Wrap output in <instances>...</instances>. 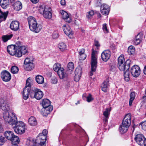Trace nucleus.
Instances as JSON below:
<instances>
[{
    "label": "nucleus",
    "mask_w": 146,
    "mask_h": 146,
    "mask_svg": "<svg viewBox=\"0 0 146 146\" xmlns=\"http://www.w3.org/2000/svg\"><path fill=\"white\" fill-rule=\"evenodd\" d=\"M101 12L103 15H108L110 11V7L105 4H102L100 7Z\"/></svg>",
    "instance_id": "nucleus-14"
},
{
    "label": "nucleus",
    "mask_w": 146,
    "mask_h": 146,
    "mask_svg": "<svg viewBox=\"0 0 146 146\" xmlns=\"http://www.w3.org/2000/svg\"><path fill=\"white\" fill-rule=\"evenodd\" d=\"M18 52H21L22 56V54H25L27 52V50L25 46H22L21 49L18 50Z\"/></svg>",
    "instance_id": "nucleus-40"
},
{
    "label": "nucleus",
    "mask_w": 146,
    "mask_h": 146,
    "mask_svg": "<svg viewBox=\"0 0 146 146\" xmlns=\"http://www.w3.org/2000/svg\"><path fill=\"white\" fill-rule=\"evenodd\" d=\"M87 101L88 102H90L92 101L94 99L92 97V95L89 94L88 96L86 97Z\"/></svg>",
    "instance_id": "nucleus-51"
},
{
    "label": "nucleus",
    "mask_w": 146,
    "mask_h": 146,
    "mask_svg": "<svg viewBox=\"0 0 146 146\" xmlns=\"http://www.w3.org/2000/svg\"><path fill=\"white\" fill-rule=\"evenodd\" d=\"M61 4L62 5H64L66 4L65 1V0H61L60 1Z\"/></svg>",
    "instance_id": "nucleus-60"
},
{
    "label": "nucleus",
    "mask_w": 146,
    "mask_h": 146,
    "mask_svg": "<svg viewBox=\"0 0 146 146\" xmlns=\"http://www.w3.org/2000/svg\"><path fill=\"white\" fill-rule=\"evenodd\" d=\"M131 72L132 75L133 77H137L140 74V68L137 65H135L131 68Z\"/></svg>",
    "instance_id": "nucleus-10"
},
{
    "label": "nucleus",
    "mask_w": 146,
    "mask_h": 146,
    "mask_svg": "<svg viewBox=\"0 0 146 146\" xmlns=\"http://www.w3.org/2000/svg\"><path fill=\"white\" fill-rule=\"evenodd\" d=\"M104 120L105 122H106L108 120V118H106V117H105V118L104 119Z\"/></svg>",
    "instance_id": "nucleus-64"
},
{
    "label": "nucleus",
    "mask_w": 146,
    "mask_h": 146,
    "mask_svg": "<svg viewBox=\"0 0 146 146\" xmlns=\"http://www.w3.org/2000/svg\"><path fill=\"white\" fill-rule=\"evenodd\" d=\"M13 7L15 10L18 11L22 9V4L21 2L18 1L14 3L13 4Z\"/></svg>",
    "instance_id": "nucleus-26"
},
{
    "label": "nucleus",
    "mask_w": 146,
    "mask_h": 146,
    "mask_svg": "<svg viewBox=\"0 0 146 146\" xmlns=\"http://www.w3.org/2000/svg\"><path fill=\"white\" fill-rule=\"evenodd\" d=\"M140 145L141 146H146V138H145L144 139H143Z\"/></svg>",
    "instance_id": "nucleus-58"
},
{
    "label": "nucleus",
    "mask_w": 146,
    "mask_h": 146,
    "mask_svg": "<svg viewBox=\"0 0 146 146\" xmlns=\"http://www.w3.org/2000/svg\"><path fill=\"white\" fill-rule=\"evenodd\" d=\"M94 45L97 47H98L100 46V44H99L98 41L96 40H95L94 41Z\"/></svg>",
    "instance_id": "nucleus-59"
},
{
    "label": "nucleus",
    "mask_w": 146,
    "mask_h": 146,
    "mask_svg": "<svg viewBox=\"0 0 146 146\" xmlns=\"http://www.w3.org/2000/svg\"><path fill=\"white\" fill-rule=\"evenodd\" d=\"M48 133V131L46 129H44L42 133H40L39 134L38 136L37 137V141L39 142V141H44L45 142L46 140V135Z\"/></svg>",
    "instance_id": "nucleus-12"
},
{
    "label": "nucleus",
    "mask_w": 146,
    "mask_h": 146,
    "mask_svg": "<svg viewBox=\"0 0 146 146\" xmlns=\"http://www.w3.org/2000/svg\"><path fill=\"white\" fill-rule=\"evenodd\" d=\"M58 32L54 31L53 32L52 35V37L54 39L57 38L58 37Z\"/></svg>",
    "instance_id": "nucleus-54"
},
{
    "label": "nucleus",
    "mask_w": 146,
    "mask_h": 146,
    "mask_svg": "<svg viewBox=\"0 0 146 146\" xmlns=\"http://www.w3.org/2000/svg\"><path fill=\"white\" fill-rule=\"evenodd\" d=\"M74 68V65L72 62H69L68 64L66 72L70 74H71Z\"/></svg>",
    "instance_id": "nucleus-28"
},
{
    "label": "nucleus",
    "mask_w": 146,
    "mask_h": 146,
    "mask_svg": "<svg viewBox=\"0 0 146 146\" xmlns=\"http://www.w3.org/2000/svg\"><path fill=\"white\" fill-rule=\"evenodd\" d=\"M31 2L33 3H36L39 1V0H31Z\"/></svg>",
    "instance_id": "nucleus-61"
},
{
    "label": "nucleus",
    "mask_w": 146,
    "mask_h": 146,
    "mask_svg": "<svg viewBox=\"0 0 146 146\" xmlns=\"http://www.w3.org/2000/svg\"><path fill=\"white\" fill-rule=\"evenodd\" d=\"M12 34L7 35H5L3 36L2 37L3 41L4 42H6L9 40L13 36Z\"/></svg>",
    "instance_id": "nucleus-35"
},
{
    "label": "nucleus",
    "mask_w": 146,
    "mask_h": 146,
    "mask_svg": "<svg viewBox=\"0 0 146 146\" xmlns=\"http://www.w3.org/2000/svg\"><path fill=\"white\" fill-rule=\"evenodd\" d=\"M130 96V97L129 100V105L130 106H131L135 96V93L134 92H132L131 93Z\"/></svg>",
    "instance_id": "nucleus-38"
},
{
    "label": "nucleus",
    "mask_w": 146,
    "mask_h": 146,
    "mask_svg": "<svg viewBox=\"0 0 146 146\" xmlns=\"http://www.w3.org/2000/svg\"><path fill=\"white\" fill-rule=\"evenodd\" d=\"M43 92L40 90L36 88H33L30 93V96L32 98L40 100L43 96Z\"/></svg>",
    "instance_id": "nucleus-6"
},
{
    "label": "nucleus",
    "mask_w": 146,
    "mask_h": 146,
    "mask_svg": "<svg viewBox=\"0 0 146 146\" xmlns=\"http://www.w3.org/2000/svg\"><path fill=\"white\" fill-rule=\"evenodd\" d=\"M110 110L111 109L109 110L108 108H106V109L105 111H104L103 113V115L106 118H108V117Z\"/></svg>",
    "instance_id": "nucleus-46"
},
{
    "label": "nucleus",
    "mask_w": 146,
    "mask_h": 146,
    "mask_svg": "<svg viewBox=\"0 0 146 146\" xmlns=\"http://www.w3.org/2000/svg\"><path fill=\"white\" fill-rule=\"evenodd\" d=\"M13 145H15L18 144L19 142V139L17 136L14 135L12 138L10 140Z\"/></svg>",
    "instance_id": "nucleus-33"
},
{
    "label": "nucleus",
    "mask_w": 146,
    "mask_h": 146,
    "mask_svg": "<svg viewBox=\"0 0 146 146\" xmlns=\"http://www.w3.org/2000/svg\"><path fill=\"white\" fill-rule=\"evenodd\" d=\"M63 29L65 33L69 37H71L73 34L70 27L68 25H64L63 26Z\"/></svg>",
    "instance_id": "nucleus-19"
},
{
    "label": "nucleus",
    "mask_w": 146,
    "mask_h": 146,
    "mask_svg": "<svg viewBox=\"0 0 146 146\" xmlns=\"http://www.w3.org/2000/svg\"><path fill=\"white\" fill-rule=\"evenodd\" d=\"M111 52L109 50L104 51L101 54V58L104 62H107L110 58Z\"/></svg>",
    "instance_id": "nucleus-13"
},
{
    "label": "nucleus",
    "mask_w": 146,
    "mask_h": 146,
    "mask_svg": "<svg viewBox=\"0 0 146 146\" xmlns=\"http://www.w3.org/2000/svg\"><path fill=\"white\" fill-rule=\"evenodd\" d=\"M50 10L48 6L42 5L40 7L39 11L40 14H42L45 18L50 19L52 17V13L50 11Z\"/></svg>",
    "instance_id": "nucleus-4"
},
{
    "label": "nucleus",
    "mask_w": 146,
    "mask_h": 146,
    "mask_svg": "<svg viewBox=\"0 0 146 146\" xmlns=\"http://www.w3.org/2000/svg\"><path fill=\"white\" fill-rule=\"evenodd\" d=\"M62 17L64 19L66 22L70 23L72 21V19L70 15L66 11L62 10L60 11Z\"/></svg>",
    "instance_id": "nucleus-15"
},
{
    "label": "nucleus",
    "mask_w": 146,
    "mask_h": 146,
    "mask_svg": "<svg viewBox=\"0 0 146 146\" xmlns=\"http://www.w3.org/2000/svg\"><path fill=\"white\" fill-rule=\"evenodd\" d=\"M82 73V68L79 67L76 68L75 72V76L74 80L75 81L78 82L79 81L80 78Z\"/></svg>",
    "instance_id": "nucleus-16"
},
{
    "label": "nucleus",
    "mask_w": 146,
    "mask_h": 146,
    "mask_svg": "<svg viewBox=\"0 0 146 146\" xmlns=\"http://www.w3.org/2000/svg\"><path fill=\"white\" fill-rule=\"evenodd\" d=\"M19 23L17 21H13L10 25L11 29L14 31H17L19 29Z\"/></svg>",
    "instance_id": "nucleus-20"
},
{
    "label": "nucleus",
    "mask_w": 146,
    "mask_h": 146,
    "mask_svg": "<svg viewBox=\"0 0 146 146\" xmlns=\"http://www.w3.org/2000/svg\"><path fill=\"white\" fill-rule=\"evenodd\" d=\"M0 4L2 8L5 9L9 5V0H1Z\"/></svg>",
    "instance_id": "nucleus-29"
},
{
    "label": "nucleus",
    "mask_w": 146,
    "mask_h": 146,
    "mask_svg": "<svg viewBox=\"0 0 146 146\" xmlns=\"http://www.w3.org/2000/svg\"><path fill=\"white\" fill-rule=\"evenodd\" d=\"M5 137L8 140H10L12 139L14 135L13 132L9 131H6L4 134Z\"/></svg>",
    "instance_id": "nucleus-25"
},
{
    "label": "nucleus",
    "mask_w": 146,
    "mask_h": 146,
    "mask_svg": "<svg viewBox=\"0 0 146 146\" xmlns=\"http://www.w3.org/2000/svg\"><path fill=\"white\" fill-rule=\"evenodd\" d=\"M91 56V70L90 72V76H92L93 75V73L95 72L97 67V59L96 52L95 51L92 52Z\"/></svg>",
    "instance_id": "nucleus-5"
},
{
    "label": "nucleus",
    "mask_w": 146,
    "mask_h": 146,
    "mask_svg": "<svg viewBox=\"0 0 146 146\" xmlns=\"http://www.w3.org/2000/svg\"><path fill=\"white\" fill-rule=\"evenodd\" d=\"M0 21H5L7 17L8 12L7 11L5 12H2L0 10Z\"/></svg>",
    "instance_id": "nucleus-30"
},
{
    "label": "nucleus",
    "mask_w": 146,
    "mask_h": 146,
    "mask_svg": "<svg viewBox=\"0 0 146 146\" xmlns=\"http://www.w3.org/2000/svg\"><path fill=\"white\" fill-rule=\"evenodd\" d=\"M45 143L44 141H39V142L37 141V139L36 140L35 144L34 145V146H45Z\"/></svg>",
    "instance_id": "nucleus-45"
},
{
    "label": "nucleus",
    "mask_w": 146,
    "mask_h": 146,
    "mask_svg": "<svg viewBox=\"0 0 146 146\" xmlns=\"http://www.w3.org/2000/svg\"><path fill=\"white\" fill-rule=\"evenodd\" d=\"M58 47L61 51H63L66 49V45L65 43L61 42L58 44Z\"/></svg>",
    "instance_id": "nucleus-36"
},
{
    "label": "nucleus",
    "mask_w": 146,
    "mask_h": 146,
    "mask_svg": "<svg viewBox=\"0 0 146 146\" xmlns=\"http://www.w3.org/2000/svg\"><path fill=\"white\" fill-rule=\"evenodd\" d=\"M31 90L29 89L24 88L23 91V98L25 100L27 99L30 95V93Z\"/></svg>",
    "instance_id": "nucleus-22"
},
{
    "label": "nucleus",
    "mask_w": 146,
    "mask_h": 146,
    "mask_svg": "<svg viewBox=\"0 0 146 146\" xmlns=\"http://www.w3.org/2000/svg\"><path fill=\"white\" fill-rule=\"evenodd\" d=\"M109 83V80L107 79L102 83L101 85V88L102 90L103 91L105 92L107 91L108 88L110 86Z\"/></svg>",
    "instance_id": "nucleus-21"
},
{
    "label": "nucleus",
    "mask_w": 146,
    "mask_h": 146,
    "mask_svg": "<svg viewBox=\"0 0 146 146\" xmlns=\"http://www.w3.org/2000/svg\"><path fill=\"white\" fill-rule=\"evenodd\" d=\"M58 82L57 78L55 77H53L51 80V82L54 84H56Z\"/></svg>",
    "instance_id": "nucleus-52"
},
{
    "label": "nucleus",
    "mask_w": 146,
    "mask_h": 146,
    "mask_svg": "<svg viewBox=\"0 0 146 146\" xmlns=\"http://www.w3.org/2000/svg\"><path fill=\"white\" fill-rule=\"evenodd\" d=\"M141 128L144 130H146V121L143 122L141 124Z\"/></svg>",
    "instance_id": "nucleus-56"
},
{
    "label": "nucleus",
    "mask_w": 146,
    "mask_h": 146,
    "mask_svg": "<svg viewBox=\"0 0 146 146\" xmlns=\"http://www.w3.org/2000/svg\"><path fill=\"white\" fill-rule=\"evenodd\" d=\"M15 46L16 47V49L18 50L21 49L23 46H22L21 43L19 41L17 42V43Z\"/></svg>",
    "instance_id": "nucleus-50"
},
{
    "label": "nucleus",
    "mask_w": 146,
    "mask_h": 146,
    "mask_svg": "<svg viewBox=\"0 0 146 146\" xmlns=\"http://www.w3.org/2000/svg\"><path fill=\"white\" fill-rule=\"evenodd\" d=\"M31 78H28L26 81V85L25 87L29 89L30 90H31L30 87L31 83Z\"/></svg>",
    "instance_id": "nucleus-44"
},
{
    "label": "nucleus",
    "mask_w": 146,
    "mask_h": 146,
    "mask_svg": "<svg viewBox=\"0 0 146 146\" xmlns=\"http://www.w3.org/2000/svg\"><path fill=\"white\" fill-rule=\"evenodd\" d=\"M94 14V12L93 11L91 10L88 12V15H87V17L88 18H90Z\"/></svg>",
    "instance_id": "nucleus-53"
},
{
    "label": "nucleus",
    "mask_w": 146,
    "mask_h": 146,
    "mask_svg": "<svg viewBox=\"0 0 146 146\" xmlns=\"http://www.w3.org/2000/svg\"><path fill=\"white\" fill-rule=\"evenodd\" d=\"M0 109L5 113H3V117L4 114H8L10 115L12 113H9L8 111L10 109L9 105L8 103L6 100L1 99L0 101Z\"/></svg>",
    "instance_id": "nucleus-7"
},
{
    "label": "nucleus",
    "mask_w": 146,
    "mask_h": 146,
    "mask_svg": "<svg viewBox=\"0 0 146 146\" xmlns=\"http://www.w3.org/2000/svg\"><path fill=\"white\" fill-rule=\"evenodd\" d=\"M62 68H61V65L58 63L55 64L53 66V69L55 72H57V73L60 70V69Z\"/></svg>",
    "instance_id": "nucleus-39"
},
{
    "label": "nucleus",
    "mask_w": 146,
    "mask_h": 146,
    "mask_svg": "<svg viewBox=\"0 0 146 146\" xmlns=\"http://www.w3.org/2000/svg\"><path fill=\"white\" fill-rule=\"evenodd\" d=\"M102 29L104 33H108V30L107 28V24L105 23L102 25Z\"/></svg>",
    "instance_id": "nucleus-49"
},
{
    "label": "nucleus",
    "mask_w": 146,
    "mask_h": 146,
    "mask_svg": "<svg viewBox=\"0 0 146 146\" xmlns=\"http://www.w3.org/2000/svg\"><path fill=\"white\" fill-rule=\"evenodd\" d=\"M5 141L4 137L2 136H0V145H3Z\"/></svg>",
    "instance_id": "nucleus-55"
},
{
    "label": "nucleus",
    "mask_w": 146,
    "mask_h": 146,
    "mask_svg": "<svg viewBox=\"0 0 146 146\" xmlns=\"http://www.w3.org/2000/svg\"><path fill=\"white\" fill-rule=\"evenodd\" d=\"M124 78L126 81H128L129 80V70L124 72Z\"/></svg>",
    "instance_id": "nucleus-43"
},
{
    "label": "nucleus",
    "mask_w": 146,
    "mask_h": 146,
    "mask_svg": "<svg viewBox=\"0 0 146 146\" xmlns=\"http://www.w3.org/2000/svg\"><path fill=\"white\" fill-rule=\"evenodd\" d=\"M4 119L5 121L13 126V128L17 134H22L25 132L26 125L23 121L17 120V117L13 113L4 114Z\"/></svg>",
    "instance_id": "nucleus-1"
},
{
    "label": "nucleus",
    "mask_w": 146,
    "mask_h": 146,
    "mask_svg": "<svg viewBox=\"0 0 146 146\" xmlns=\"http://www.w3.org/2000/svg\"><path fill=\"white\" fill-rule=\"evenodd\" d=\"M28 20L30 30L35 33H39L42 29V26L37 23L36 19L34 17L30 16L28 18Z\"/></svg>",
    "instance_id": "nucleus-2"
},
{
    "label": "nucleus",
    "mask_w": 146,
    "mask_h": 146,
    "mask_svg": "<svg viewBox=\"0 0 146 146\" xmlns=\"http://www.w3.org/2000/svg\"><path fill=\"white\" fill-rule=\"evenodd\" d=\"M143 38V34L142 33H138L134 39L133 42L134 44L135 45H137L140 44L142 41Z\"/></svg>",
    "instance_id": "nucleus-17"
},
{
    "label": "nucleus",
    "mask_w": 146,
    "mask_h": 146,
    "mask_svg": "<svg viewBox=\"0 0 146 146\" xmlns=\"http://www.w3.org/2000/svg\"><path fill=\"white\" fill-rule=\"evenodd\" d=\"M57 74L59 76L60 78L61 79H66L68 77V75L70 74L68 73H65L64 72V69L63 68H61L59 71V72L57 73Z\"/></svg>",
    "instance_id": "nucleus-18"
},
{
    "label": "nucleus",
    "mask_w": 146,
    "mask_h": 146,
    "mask_svg": "<svg viewBox=\"0 0 146 146\" xmlns=\"http://www.w3.org/2000/svg\"><path fill=\"white\" fill-rule=\"evenodd\" d=\"M145 139V137H144L141 134L137 135L135 138L136 142L139 145H140L143 139Z\"/></svg>",
    "instance_id": "nucleus-24"
},
{
    "label": "nucleus",
    "mask_w": 146,
    "mask_h": 146,
    "mask_svg": "<svg viewBox=\"0 0 146 146\" xmlns=\"http://www.w3.org/2000/svg\"><path fill=\"white\" fill-rule=\"evenodd\" d=\"M85 50L84 48L80 49L78 53L79 54V58L80 60H83L85 59L86 58V56L84 54Z\"/></svg>",
    "instance_id": "nucleus-23"
},
{
    "label": "nucleus",
    "mask_w": 146,
    "mask_h": 146,
    "mask_svg": "<svg viewBox=\"0 0 146 146\" xmlns=\"http://www.w3.org/2000/svg\"><path fill=\"white\" fill-rule=\"evenodd\" d=\"M110 70L112 72H115L116 70V67L114 64H112L110 65Z\"/></svg>",
    "instance_id": "nucleus-57"
},
{
    "label": "nucleus",
    "mask_w": 146,
    "mask_h": 146,
    "mask_svg": "<svg viewBox=\"0 0 146 146\" xmlns=\"http://www.w3.org/2000/svg\"><path fill=\"white\" fill-rule=\"evenodd\" d=\"M131 114L129 113L126 114L122 122L119 127V131L121 133H126L131 125Z\"/></svg>",
    "instance_id": "nucleus-3"
},
{
    "label": "nucleus",
    "mask_w": 146,
    "mask_h": 146,
    "mask_svg": "<svg viewBox=\"0 0 146 146\" xmlns=\"http://www.w3.org/2000/svg\"><path fill=\"white\" fill-rule=\"evenodd\" d=\"M30 63H33V60H31L30 58H26L24 62L25 65L29 64Z\"/></svg>",
    "instance_id": "nucleus-48"
},
{
    "label": "nucleus",
    "mask_w": 146,
    "mask_h": 146,
    "mask_svg": "<svg viewBox=\"0 0 146 146\" xmlns=\"http://www.w3.org/2000/svg\"><path fill=\"white\" fill-rule=\"evenodd\" d=\"M19 69L17 66H12L11 68V72L13 74H15L17 73Z\"/></svg>",
    "instance_id": "nucleus-47"
},
{
    "label": "nucleus",
    "mask_w": 146,
    "mask_h": 146,
    "mask_svg": "<svg viewBox=\"0 0 146 146\" xmlns=\"http://www.w3.org/2000/svg\"><path fill=\"white\" fill-rule=\"evenodd\" d=\"M52 109V106H50L49 108H44L43 111L41 112V113L44 116H46L50 113Z\"/></svg>",
    "instance_id": "nucleus-27"
},
{
    "label": "nucleus",
    "mask_w": 146,
    "mask_h": 146,
    "mask_svg": "<svg viewBox=\"0 0 146 146\" xmlns=\"http://www.w3.org/2000/svg\"><path fill=\"white\" fill-rule=\"evenodd\" d=\"M110 48L112 49H115V46L114 44H112L110 46Z\"/></svg>",
    "instance_id": "nucleus-62"
},
{
    "label": "nucleus",
    "mask_w": 146,
    "mask_h": 146,
    "mask_svg": "<svg viewBox=\"0 0 146 146\" xmlns=\"http://www.w3.org/2000/svg\"><path fill=\"white\" fill-rule=\"evenodd\" d=\"M7 51L11 55H15L17 57L21 56V52H18V49H16L15 45H11L8 46Z\"/></svg>",
    "instance_id": "nucleus-8"
},
{
    "label": "nucleus",
    "mask_w": 146,
    "mask_h": 146,
    "mask_svg": "<svg viewBox=\"0 0 146 146\" xmlns=\"http://www.w3.org/2000/svg\"><path fill=\"white\" fill-rule=\"evenodd\" d=\"M36 80L38 83L42 84L44 82V78L42 76L38 75L36 77Z\"/></svg>",
    "instance_id": "nucleus-34"
},
{
    "label": "nucleus",
    "mask_w": 146,
    "mask_h": 146,
    "mask_svg": "<svg viewBox=\"0 0 146 146\" xmlns=\"http://www.w3.org/2000/svg\"><path fill=\"white\" fill-rule=\"evenodd\" d=\"M130 60H127L125 63H122L121 64H118V66L121 71L123 72L129 70L130 64Z\"/></svg>",
    "instance_id": "nucleus-9"
},
{
    "label": "nucleus",
    "mask_w": 146,
    "mask_h": 146,
    "mask_svg": "<svg viewBox=\"0 0 146 146\" xmlns=\"http://www.w3.org/2000/svg\"><path fill=\"white\" fill-rule=\"evenodd\" d=\"M1 75V78L4 81H9L11 78V76L10 74L8 71L6 70L2 72Z\"/></svg>",
    "instance_id": "nucleus-11"
},
{
    "label": "nucleus",
    "mask_w": 146,
    "mask_h": 146,
    "mask_svg": "<svg viewBox=\"0 0 146 146\" xmlns=\"http://www.w3.org/2000/svg\"><path fill=\"white\" fill-rule=\"evenodd\" d=\"M143 72L145 74H146V66L144 67Z\"/></svg>",
    "instance_id": "nucleus-63"
},
{
    "label": "nucleus",
    "mask_w": 146,
    "mask_h": 146,
    "mask_svg": "<svg viewBox=\"0 0 146 146\" xmlns=\"http://www.w3.org/2000/svg\"><path fill=\"white\" fill-rule=\"evenodd\" d=\"M35 67L33 63H30L29 64L25 65V69L27 71H31Z\"/></svg>",
    "instance_id": "nucleus-37"
},
{
    "label": "nucleus",
    "mask_w": 146,
    "mask_h": 146,
    "mask_svg": "<svg viewBox=\"0 0 146 146\" xmlns=\"http://www.w3.org/2000/svg\"><path fill=\"white\" fill-rule=\"evenodd\" d=\"M29 124L31 126H34L37 125V122L35 118L33 116L30 117L28 121Z\"/></svg>",
    "instance_id": "nucleus-32"
},
{
    "label": "nucleus",
    "mask_w": 146,
    "mask_h": 146,
    "mask_svg": "<svg viewBox=\"0 0 146 146\" xmlns=\"http://www.w3.org/2000/svg\"><path fill=\"white\" fill-rule=\"evenodd\" d=\"M135 51V48L133 46H130L128 47V52L129 54H134Z\"/></svg>",
    "instance_id": "nucleus-42"
},
{
    "label": "nucleus",
    "mask_w": 146,
    "mask_h": 146,
    "mask_svg": "<svg viewBox=\"0 0 146 146\" xmlns=\"http://www.w3.org/2000/svg\"><path fill=\"white\" fill-rule=\"evenodd\" d=\"M125 59L123 55H121L118 57V64H121L122 63H125Z\"/></svg>",
    "instance_id": "nucleus-41"
},
{
    "label": "nucleus",
    "mask_w": 146,
    "mask_h": 146,
    "mask_svg": "<svg viewBox=\"0 0 146 146\" xmlns=\"http://www.w3.org/2000/svg\"><path fill=\"white\" fill-rule=\"evenodd\" d=\"M42 105L44 108H49L50 105V102L47 99L43 100L42 103Z\"/></svg>",
    "instance_id": "nucleus-31"
}]
</instances>
